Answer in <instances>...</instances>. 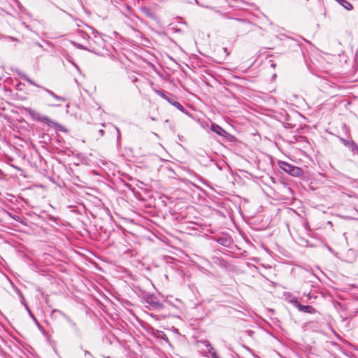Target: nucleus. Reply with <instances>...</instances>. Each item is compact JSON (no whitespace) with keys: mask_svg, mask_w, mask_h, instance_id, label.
Returning <instances> with one entry per match:
<instances>
[{"mask_svg":"<svg viewBox=\"0 0 358 358\" xmlns=\"http://www.w3.org/2000/svg\"><path fill=\"white\" fill-rule=\"evenodd\" d=\"M99 133H101V135H103V133H104V131H103V129H100V130H99Z\"/></svg>","mask_w":358,"mask_h":358,"instance_id":"obj_19","label":"nucleus"},{"mask_svg":"<svg viewBox=\"0 0 358 358\" xmlns=\"http://www.w3.org/2000/svg\"><path fill=\"white\" fill-rule=\"evenodd\" d=\"M137 81V78H134L132 79V82L135 83Z\"/></svg>","mask_w":358,"mask_h":358,"instance_id":"obj_20","label":"nucleus"},{"mask_svg":"<svg viewBox=\"0 0 358 358\" xmlns=\"http://www.w3.org/2000/svg\"><path fill=\"white\" fill-rule=\"evenodd\" d=\"M352 152L355 154L358 150V145L355 143V141H352V143L348 148Z\"/></svg>","mask_w":358,"mask_h":358,"instance_id":"obj_12","label":"nucleus"},{"mask_svg":"<svg viewBox=\"0 0 358 358\" xmlns=\"http://www.w3.org/2000/svg\"><path fill=\"white\" fill-rule=\"evenodd\" d=\"M146 301L153 308H162L163 307L162 303H161L154 296H148L146 299Z\"/></svg>","mask_w":358,"mask_h":358,"instance_id":"obj_6","label":"nucleus"},{"mask_svg":"<svg viewBox=\"0 0 358 358\" xmlns=\"http://www.w3.org/2000/svg\"><path fill=\"white\" fill-rule=\"evenodd\" d=\"M203 343L206 344L207 350L209 352V353L211 355L212 358H219L218 356L217 355L214 348L211 346V345L208 341H205V342H203Z\"/></svg>","mask_w":358,"mask_h":358,"instance_id":"obj_9","label":"nucleus"},{"mask_svg":"<svg viewBox=\"0 0 358 358\" xmlns=\"http://www.w3.org/2000/svg\"><path fill=\"white\" fill-rule=\"evenodd\" d=\"M230 203H231V201L230 200H228L225 198V203H224V206H225V208L227 207H229L230 208V210H231V208L230 206Z\"/></svg>","mask_w":358,"mask_h":358,"instance_id":"obj_15","label":"nucleus"},{"mask_svg":"<svg viewBox=\"0 0 358 358\" xmlns=\"http://www.w3.org/2000/svg\"><path fill=\"white\" fill-rule=\"evenodd\" d=\"M78 47L80 48V49H83V50H86L85 48H84L82 45H78Z\"/></svg>","mask_w":358,"mask_h":358,"instance_id":"obj_17","label":"nucleus"},{"mask_svg":"<svg viewBox=\"0 0 358 358\" xmlns=\"http://www.w3.org/2000/svg\"><path fill=\"white\" fill-rule=\"evenodd\" d=\"M291 303L298 308L299 311L313 314L315 313V309L309 305H302L297 299L291 300Z\"/></svg>","mask_w":358,"mask_h":358,"instance_id":"obj_5","label":"nucleus"},{"mask_svg":"<svg viewBox=\"0 0 358 358\" xmlns=\"http://www.w3.org/2000/svg\"><path fill=\"white\" fill-rule=\"evenodd\" d=\"M280 168L285 172L293 176H300L303 173V171L301 168L293 166L287 162H281Z\"/></svg>","mask_w":358,"mask_h":358,"instance_id":"obj_2","label":"nucleus"},{"mask_svg":"<svg viewBox=\"0 0 358 358\" xmlns=\"http://www.w3.org/2000/svg\"><path fill=\"white\" fill-rule=\"evenodd\" d=\"M337 2L347 10H350L353 8L352 5L346 0H336Z\"/></svg>","mask_w":358,"mask_h":358,"instance_id":"obj_8","label":"nucleus"},{"mask_svg":"<svg viewBox=\"0 0 358 358\" xmlns=\"http://www.w3.org/2000/svg\"><path fill=\"white\" fill-rule=\"evenodd\" d=\"M25 110L29 114L34 120L42 122L48 126H51L54 124V122L48 116L43 115L36 110L29 108H26Z\"/></svg>","mask_w":358,"mask_h":358,"instance_id":"obj_1","label":"nucleus"},{"mask_svg":"<svg viewBox=\"0 0 358 358\" xmlns=\"http://www.w3.org/2000/svg\"><path fill=\"white\" fill-rule=\"evenodd\" d=\"M69 324H70L71 325V327H73V328H76V327H77L76 324L73 321H72V322H71V323H69Z\"/></svg>","mask_w":358,"mask_h":358,"instance_id":"obj_16","label":"nucleus"},{"mask_svg":"<svg viewBox=\"0 0 358 358\" xmlns=\"http://www.w3.org/2000/svg\"><path fill=\"white\" fill-rule=\"evenodd\" d=\"M341 141L346 148H348L350 145L352 143V141H348L345 140V138H341Z\"/></svg>","mask_w":358,"mask_h":358,"instance_id":"obj_14","label":"nucleus"},{"mask_svg":"<svg viewBox=\"0 0 358 358\" xmlns=\"http://www.w3.org/2000/svg\"><path fill=\"white\" fill-rule=\"evenodd\" d=\"M52 313H59L60 315H62L66 320V321L69 322V323H71L72 322V320L68 316L66 315L65 313H64L63 312H62L61 310H57V309H55L53 310Z\"/></svg>","mask_w":358,"mask_h":358,"instance_id":"obj_11","label":"nucleus"},{"mask_svg":"<svg viewBox=\"0 0 358 358\" xmlns=\"http://www.w3.org/2000/svg\"><path fill=\"white\" fill-rule=\"evenodd\" d=\"M233 131H236L234 127L225 117V140L230 142H235L236 141V136L232 134Z\"/></svg>","mask_w":358,"mask_h":358,"instance_id":"obj_4","label":"nucleus"},{"mask_svg":"<svg viewBox=\"0 0 358 358\" xmlns=\"http://www.w3.org/2000/svg\"><path fill=\"white\" fill-rule=\"evenodd\" d=\"M211 129L215 133H216V134H219L220 136H223L222 132L224 131V130L220 126H218V125H217L215 124H211Z\"/></svg>","mask_w":358,"mask_h":358,"instance_id":"obj_10","label":"nucleus"},{"mask_svg":"<svg viewBox=\"0 0 358 358\" xmlns=\"http://www.w3.org/2000/svg\"><path fill=\"white\" fill-rule=\"evenodd\" d=\"M224 241H225V244H226V243H227V237H226V236H225Z\"/></svg>","mask_w":358,"mask_h":358,"instance_id":"obj_21","label":"nucleus"},{"mask_svg":"<svg viewBox=\"0 0 358 358\" xmlns=\"http://www.w3.org/2000/svg\"><path fill=\"white\" fill-rule=\"evenodd\" d=\"M155 92L159 95L161 97H162L163 99H164L165 100H169V98L170 96H168L167 95H166L161 90H156Z\"/></svg>","mask_w":358,"mask_h":358,"instance_id":"obj_13","label":"nucleus"},{"mask_svg":"<svg viewBox=\"0 0 358 358\" xmlns=\"http://www.w3.org/2000/svg\"><path fill=\"white\" fill-rule=\"evenodd\" d=\"M169 103H170L171 105L174 106L176 108H177L181 112H185L184 107L178 101H176L173 98L169 97V100H167Z\"/></svg>","mask_w":358,"mask_h":358,"instance_id":"obj_7","label":"nucleus"},{"mask_svg":"<svg viewBox=\"0 0 358 358\" xmlns=\"http://www.w3.org/2000/svg\"><path fill=\"white\" fill-rule=\"evenodd\" d=\"M24 80L27 81L28 83H29L30 85H34V86H36V87H40V88H42L43 90H44L48 94H49L50 96H52L53 98H55V99L58 100V101H65V99L62 96H58L56 94H55L53 92L49 90L48 89H46L43 87H41L38 85H37L34 80H32L31 79H30L29 77H27V76L24 75L21 77Z\"/></svg>","mask_w":358,"mask_h":358,"instance_id":"obj_3","label":"nucleus"},{"mask_svg":"<svg viewBox=\"0 0 358 358\" xmlns=\"http://www.w3.org/2000/svg\"><path fill=\"white\" fill-rule=\"evenodd\" d=\"M12 217L15 220H19L20 217L17 216H12Z\"/></svg>","mask_w":358,"mask_h":358,"instance_id":"obj_18","label":"nucleus"}]
</instances>
